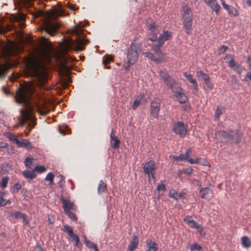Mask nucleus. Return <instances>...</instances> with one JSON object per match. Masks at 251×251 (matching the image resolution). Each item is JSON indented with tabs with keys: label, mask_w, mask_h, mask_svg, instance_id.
<instances>
[{
	"label": "nucleus",
	"mask_w": 251,
	"mask_h": 251,
	"mask_svg": "<svg viewBox=\"0 0 251 251\" xmlns=\"http://www.w3.org/2000/svg\"><path fill=\"white\" fill-rule=\"evenodd\" d=\"M34 91V84L29 83L19 88L16 92L15 100L17 103L25 104V107L20 110L23 125L27 124L30 132L36 125V119L33 115L30 99Z\"/></svg>",
	"instance_id": "obj_1"
},
{
	"label": "nucleus",
	"mask_w": 251,
	"mask_h": 251,
	"mask_svg": "<svg viewBox=\"0 0 251 251\" xmlns=\"http://www.w3.org/2000/svg\"><path fill=\"white\" fill-rule=\"evenodd\" d=\"M86 40L78 38L76 40H69L61 45L60 50H56L52 47H48L43 50L42 59L48 62L52 63L60 62L62 64L67 62L66 53L67 50L71 48H74L76 51L83 50V46L86 44Z\"/></svg>",
	"instance_id": "obj_2"
},
{
	"label": "nucleus",
	"mask_w": 251,
	"mask_h": 251,
	"mask_svg": "<svg viewBox=\"0 0 251 251\" xmlns=\"http://www.w3.org/2000/svg\"><path fill=\"white\" fill-rule=\"evenodd\" d=\"M30 63L31 76L36 83L43 89L49 90V88L44 86L47 82L48 77L47 72L42 63L36 59H33Z\"/></svg>",
	"instance_id": "obj_3"
},
{
	"label": "nucleus",
	"mask_w": 251,
	"mask_h": 251,
	"mask_svg": "<svg viewBox=\"0 0 251 251\" xmlns=\"http://www.w3.org/2000/svg\"><path fill=\"white\" fill-rule=\"evenodd\" d=\"M63 15V12L61 10H57L55 12L51 11L48 12L46 14L47 19L44 24L45 31L51 36H53L54 33H56L59 25L57 23L55 24L52 22L51 20L54 19L57 16H62Z\"/></svg>",
	"instance_id": "obj_4"
},
{
	"label": "nucleus",
	"mask_w": 251,
	"mask_h": 251,
	"mask_svg": "<svg viewBox=\"0 0 251 251\" xmlns=\"http://www.w3.org/2000/svg\"><path fill=\"white\" fill-rule=\"evenodd\" d=\"M191 152L190 150H187L185 154H180L178 156L171 155L169 158L174 161H184L186 160L189 163L193 164H200L201 165H206V161L202 160L201 158H199L197 159H192L189 157V154Z\"/></svg>",
	"instance_id": "obj_5"
},
{
	"label": "nucleus",
	"mask_w": 251,
	"mask_h": 251,
	"mask_svg": "<svg viewBox=\"0 0 251 251\" xmlns=\"http://www.w3.org/2000/svg\"><path fill=\"white\" fill-rule=\"evenodd\" d=\"M141 51L139 46L136 44L132 43L128 50L127 55V61L131 64H135L138 58L139 53Z\"/></svg>",
	"instance_id": "obj_6"
},
{
	"label": "nucleus",
	"mask_w": 251,
	"mask_h": 251,
	"mask_svg": "<svg viewBox=\"0 0 251 251\" xmlns=\"http://www.w3.org/2000/svg\"><path fill=\"white\" fill-rule=\"evenodd\" d=\"M144 172L147 174L149 180L155 181L154 173L155 171V162L152 160H150L148 162L143 164Z\"/></svg>",
	"instance_id": "obj_7"
},
{
	"label": "nucleus",
	"mask_w": 251,
	"mask_h": 251,
	"mask_svg": "<svg viewBox=\"0 0 251 251\" xmlns=\"http://www.w3.org/2000/svg\"><path fill=\"white\" fill-rule=\"evenodd\" d=\"M160 109V100L159 99H154L151 102L150 113L151 117L157 118L159 116Z\"/></svg>",
	"instance_id": "obj_8"
},
{
	"label": "nucleus",
	"mask_w": 251,
	"mask_h": 251,
	"mask_svg": "<svg viewBox=\"0 0 251 251\" xmlns=\"http://www.w3.org/2000/svg\"><path fill=\"white\" fill-rule=\"evenodd\" d=\"M229 135L230 131L228 132L220 131L216 134V136L222 142L233 143L239 141L238 138L234 139L233 137H230Z\"/></svg>",
	"instance_id": "obj_9"
},
{
	"label": "nucleus",
	"mask_w": 251,
	"mask_h": 251,
	"mask_svg": "<svg viewBox=\"0 0 251 251\" xmlns=\"http://www.w3.org/2000/svg\"><path fill=\"white\" fill-rule=\"evenodd\" d=\"M172 130L180 137H184L187 133V129L184 123L178 121L175 123L172 126Z\"/></svg>",
	"instance_id": "obj_10"
},
{
	"label": "nucleus",
	"mask_w": 251,
	"mask_h": 251,
	"mask_svg": "<svg viewBox=\"0 0 251 251\" xmlns=\"http://www.w3.org/2000/svg\"><path fill=\"white\" fill-rule=\"evenodd\" d=\"M60 201L65 213L70 211L71 210H75L76 209V207L75 205L74 202L70 200L65 199L62 197L60 198Z\"/></svg>",
	"instance_id": "obj_11"
},
{
	"label": "nucleus",
	"mask_w": 251,
	"mask_h": 251,
	"mask_svg": "<svg viewBox=\"0 0 251 251\" xmlns=\"http://www.w3.org/2000/svg\"><path fill=\"white\" fill-rule=\"evenodd\" d=\"M172 92L176 93V97L177 100L180 103H183L187 100V97L183 92L182 88L180 86H178L175 90H173Z\"/></svg>",
	"instance_id": "obj_12"
},
{
	"label": "nucleus",
	"mask_w": 251,
	"mask_h": 251,
	"mask_svg": "<svg viewBox=\"0 0 251 251\" xmlns=\"http://www.w3.org/2000/svg\"><path fill=\"white\" fill-rule=\"evenodd\" d=\"M199 195L201 199L209 200L213 197V191L209 187H203L200 190Z\"/></svg>",
	"instance_id": "obj_13"
},
{
	"label": "nucleus",
	"mask_w": 251,
	"mask_h": 251,
	"mask_svg": "<svg viewBox=\"0 0 251 251\" xmlns=\"http://www.w3.org/2000/svg\"><path fill=\"white\" fill-rule=\"evenodd\" d=\"M205 3L209 6L211 10L214 11L216 14L219 13L221 10V6L218 3L216 0H202Z\"/></svg>",
	"instance_id": "obj_14"
},
{
	"label": "nucleus",
	"mask_w": 251,
	"mask_h": 251,
	"mask_svg": "<svg viewBox=\"0 0 251 251\" xmlns=\"http://www.w3.org/2000/svg\"><path fill=\"white\" fill-rule=\"evenodd\" d=\"M143 54L146 57L158 62H162L165 59L164 53H160L157 56L151 52H143Z\"/></svg>",
	"instance_id": "obj_15"
},
{
	"label": "nucleus",
	"mask_w": 251,
	"mask_h": 251,
	"mask_svg": "<svg viewBox=\"0 0 251 251\" xmlns=\"http://www.w3.org/2000/svg\"><path fill=\"white\" fill-rule=\"evenodd\" d=\"M222 5L230 15L237 17L239 15V12L237 9L231 5L226 4L225 1H222Z\"/></svg>",
	"instance_id": "obj_16"
},
{
	"label": "nucleus",
	"mask_w": 251,
	"mask_h": 251,
	"mask_svg": "<svg viewBox=\"0 0 251 251\" xmlns=\"http://www.w3.org/2000/svg\"><path fill=\"white\" fill-rule=\"evenodd\" d=\"M171 33L167 30H163V33L161 34L158 39V43L159 46H162L165 41H167L170 39Z\"/></svg>",
	"instance_id": "obj_17"
},
{
	"label": "nucleus",
	"mask_w": 251,
	"mask_h": 251,
	"mask_svg": "<svg viewBox=\"0 0 251 251\" xmlns=\"http://www.w3.org/2000/svg\"><path fill=\"white\" fill-rule=\"evenodd\" d=\"M192 19L183 20V27L187 34H190L192 30Z\"/></svg>",
	"instance_id": "obj_18"
},
{
	"label": "nucleus",
	"mask_w": 251,
	"mask_h": 251,
	"mask_svg": "<svg viewBox=\"0 0 251 251\" xmlns=\"http://www.w3.org/2000/svg\"><path fill=\"white\" fill-rule=\"evenodd\" d=\"M164 81L167 85H168L170 87L172 91L175 90V89L179 86L171 75L167 77L166 79H165Z\"/></svg>",
	"instance_id": "obj_19"
},
{
	"label": "nucleus",
	"mask_w": 251,
	"mask_h": 251,
	"mask_svg": "<svg viewBox=\"0 0 251 251\" xmlns=\"http://www.w3.org/2000/svg\"><path fill=\"white\" fill-rule=\"evenodd\" d=\"M182 19H192L193 14L191 9L187 5L182 7Z\"/></svg>",
	"instance_id": "obj_20"
},
{
	"label": "nucleus",
	"mask_w": 251,
	"mask_h": 251,
	"mask_svg": "<svg viewBox=\"0 0 251 251\" xmlns=\"http://www.w3.org/2000/svg\"><path fill=\"white\" fill-rule=\"evenodd\" d=\"M149 28L152 34V36L150 37V40L152 42L155 41L157 37V30L155 23H152L150 24Z\"/></svg>",
	"instance_id": "obj_21"
},
{
	"label": "nucleus",
	"mask_w": 251,
	"mask_h": 251,
	"mask_svg": "<svg viewBox=\"0 0 251 251\" xmlns=\"http://www.w3.org/2000/svg\"><path fill=\"white\" fill-rule=\"evenodd\" d=\"M231 57V59L229 61H228V64L229 66L233 69L235 71L238 72L239 74H241L242 72V69L239 67V66L236 64L234 62L233 57H231V55L226 56V58H229Z\"/></svg>",
	"instance_id": "obj_22"
},
{
	"label": "nucleus",
	"mask_w": 251,
	"mask_h": 251,
	"mask_svg": "<svg viewBox=\"0 0 251 251\" xmlns=\"http://www.w3.org/2000/svg\"><path fill=\"white\" fill-rule=\"evenodd\" d=\"M17 145L19 147H23L27 150H31L32 149V146L31 143L27 140L22 139L18 141Z\"/></svg>",
	"instance_id": "obj_23"
},
{
	"label": "nucleus",
	"mask_w": 251,
	"mask_h": 251,
	"mask_svg": "<svg viewBox=\"0 0 251 251\" xmlns=\"http://www.w3.org/2000/svg\"><path fill=\"white\" fill-rule=\"evenodd\" d=\"M64 227L65 231L68 233L72 241H75L77 239V237H78L77 235L74 233L73 228L71 226L65 225L64 226Z\"/></svg>",
	"instance_id": "obj_24"
},
{
	"label": "nucleus",
	"mask_w": 251,
	"mask_h": 251,
	"mask_svg": "<svg viewBox=\"0 0 251 251\" xmlns=\"http://www.w3.org/2000/svg\"><path fill=\"white\" fill-rule=\"evenodd\" d=\"M138 242L139 240L137 236L134 235L128 245V250L129 251H134L137 248Z\"/></svg>",
	"instance_id": "obj_25"
},
{
	"label": "nucleus",
	"mask_w": 251,
	"mask_h": 251,
	"mask_svg": "<svg viewBox=\"0 0 251 251\" xmlns=\"http://www.w3.org/2000/svg\"><path fill=\"white\" fill-rule=\"evenodd\" d=\"M196 75L199 77L201 78L209 87V77L206 74L204 73L201 71H197L196 73Z\"/></svg>",
	"instance_id": "obj_26"
},
{
	"label": "nucleus",
	"mask_w": 251,
	"mask_h": 251,
	"mask_svg": "<svg viewBox=\"0 0 251 251\" xmlns=\"http://www.w3.org/2000/svg\"><path fill=\"white\" fill-rule=\"evenodd\" d=\"M183 75L190 83L193 84L195 90L197 91L198 89V84L196 80L193 78L192 75L191 74H188L187 72H184Z\"/></svg>",
	"instance_id": "obj_27"
},
{
	"label": "nucleus",
	"mask_w": 251,
	"mask_h": 251,
	"mask_svg": "<svg viewBox=\"0 0 251 251\" xmlns=\"http://www.w3.org/2000/svg\"><path fill=\"white\" fill-rule=\"evenodd\" d=\"M146 244L148 246L147 251H157L158 248L156 247V244L151 241V239H148L146 241Z\"/></svg>",
	"instance_id": "obj_28"
},
{
	"label": "nucleus",
	"mask_w": 251,
	"mask_h": 251,
	"mask_svg": "<svg viewBox=\"0 0 251 251\" xmlns=\"http://www.w3.org/2000/svg\"><path fill=\"white\" fill-rule=\"evenodd\" d=\"M23 176L27 179H32L36 176L34 170H25L22 173Z\"/></svg>",
	"instance_id": "obj_29"
},
{
	"label": "nucleus",
	"mask_w": 251,
	"mask_h": 251,
	"mask_svg": "<svg viewBox=\"0 0 251 251\" xmlns=\"http://www.w3.org/2000/svg\"><path fill=\"white\" fill-rule=\"evenodd\" d=\"M25 15L22 13H19L18 14H13L11 16V20L13 22H21L25 19Z\"/></svg>",
	"instance_id": "obj_30"
},
{
	"label": "nucleus",
	"mask_w": 251,
	"mask_h": 251,
	"mask_svg": "<svg viewBox=\"0 0 251 251\" xmlns=\"http://www.w3.org/2000/svg\"><path fill=\"white\" fill-rule=\"evenodd\" d=\"M144 96L143 94H140L139 96H138L135 99V100L133 101V103L132 105V108L133 109H135L137 108V107L139 105L141 101H142V99L144 98Z\"/></svg>",
	"instance_id": "obj_31"
},
{
	"label": "nucleus",
	"mask_w": 251,
	"mask_h": 251,
	"mask_svg": "<svg viewBox=\"0 0 251 251\" xmlns=\"http://www.w3.org/2000/svg\"><path fill=\"white\" fill-rule=\"evenodd\" d=\"M106 184L102 180H100L99 182V186L98 187V193L101 194V193L106 191Z\"/></svg>",
	"instance_id": "obj_32"
},
{
	"label": "nucleus",
	"mask_w": 251,
	"mask_h": 251,
	"mask_svg": "<svg viewBox=\"0 0 251 251\" xmlns=\"http://www.w3.org/2000/svg\"><path fill=\"white\" fill-rule=\"evenodd\" d=\"M242 245L246 248L251 246V241L247 236H243L241 238Z\"/></svg>",
	"instance_id": "obj_33"
},
{
	"label": "nucleus",
	"mask_w": 251,
	"mask_h": 251,
	"mask_svg": "<svg viewBox=\"0 0 251 251\" xmlns=\"http://www.w3.org/2000/svg\"><path fill=\"white\" fill-rule=\"evenodd\" d=\"M229 136L230 137H233L234 139L237 138L239 139V141L237 142H235V143H239L241 140L242 134L239 133L238 130H230Z\"/></svg>",
	"instance_id": "obj_34"
},
{
	"label": "nucleus",
	"mask_w": 251,
	"mask_h": 251,
	"mask_svg": "<svg viewBox=\"0 0 251 251\" xmlns=\"http://www.w3.org/2000/svg\"><path fill=\"white\" fill-rule=\"evenodd\" d=\"M190 227L196 229L197 230V231L200 233V234L201 236H204L205 234L203 232V227L199 224L196 223L195 222L194 223V225L191 226Z\"/></svg>",
	"instance_id": "obj_35"
},
{
	"label": "nucleus",
	"mask_w": 251,
	"mask_h": 251,
	"mask_svg": "<svg viewBox=\"0 0 251 251\" xmlns=\"http://www.w3.org/2000/svg\"><path fill=\"white\" fill-rule=\"evenodd\" d=\"M113 61V57L112 56L107 55L103 57L102 64L107 69L110 68V66L108 65V64Z\"/></svg>",
	"instance_id": "obj_36"
},
{
	"label": "nucleus",
	"mask_w": 251,
	"mask_h": 251,
	"mask_svg": "<svg viewBox=\"0 0 251 251\" xmlns=\"http://www.w3.org/2000/svg\"><path fill=\"white\" fill-rule=\"evenodd\" d=\"M85 244L87 247L94 249L95 251H99L96 244L89 240H86Z\"/></svg>",
	"instance_id": "obj_37"
},
{
	"label": "nucleus",
	"mask_w": 251,
	"mask_h": 251,
	"mask_svg": "<svg viewBox=\"0 0 251 251\" xmlns=\"http://www.w3.org/2000/svg\"><path fill=\"white\" fill-rule=\"evenodd\" d=\"M224 112V109L223 107L218 106L215 112V118L216 119H218L220 115Z\"/></svg>",
	"instance_id": "obj_38"
},
{
	"label": "nucleus",
	"mask_w": 251,
	"mask_h": 251,
	"mask_svg": "<svg viewBox=\"0 0 251 251\" xmlns=\"http://www.w3.org/2000/svg\"><path fill=\"white\" fill-rule=\"evenodd\" d=\"M6 66L0 64V78L4 77L6 75Z\"/></svg>",
	"instance_id": "obj_39"
},
{
	"label": "nucleus",
	"mask_w": 251,
	"mask_h": 251,
	"mask_svg": "<svg viewBox=\"0 0 251 251\" xmlns=\"http://www.w3.org/2000/svg\"><path fill=\"white\" fill-rule=\"evenodd\" d=\"M82 26L81 25V23L78 24L77 25L75 26L72 29V33L75 35H78L81 31L79 28Z\"/></svg>",
	"instance_id": "obj_40"
},
{
	"label": "nucleus",
	"mask_w": 251,
	"mask_h": 251,
	"mask_svg": "<svg viewBox=\"0 0 251 251\" xmlns=\"http://www.w3.org/2000/svg\"><path fill=\"white\" fill-rule=\"evenodd\" d=\"M184 221L189 226L191 227V226L194 225L195 222L192 219L191 216H187L184 219Z\"/></svg>",
	"instance_id": "obj_41"
},
{
	"label": "nucleus",
	"mask_w": 251,
	"mask_h": 251,
	"mask_svg": "<svg viewBox=\"0 0 251 251\" xmlns=\"http://www.w3.org/2000/svg\"><path fill=\"white\" fill-rule=\"evenodd\" d=\"M184 221L189 226L191 227V226L194 225L195 222L192 219L191 216H187L184 219Z\"/></svg>",
	"instance_id": "obj_42"
},
{
	"label": "nucleus",
	"mask_w": 251,
	"mask_h": 251,
	"mask_svg": "<svg viewBox=\"0 0 251 251\" xmlns=\"http://www.w3.org/2000/svg\"><path fill=\"white\" fill-rule=\"evenodd\" d=\"M54 174L52 173H49L47 174L45 179L47 181H50V185H52L53 182Z\"/></svg>",
	"instance_id": "obj_43"
},
{
	"label": "nucleus",
	"mask_w": 251,
	"mask_h": 251,
	"mask_svg": "<svg viewBox=\"0 0 251 251\" xmlns=\"http://www.w3.org/2000/svg\"><path fill=\"white\" fill-rule=\"evenodd\" d=\"M9 180V178L7 176L2 177L0 182V186L2 188H5L7 186V184Z\"/></svg>",
	"instance_id": "obj_44"
},
{
	"label": "nucleus",
	"mask_w": 251,
	"mask_h": 251,
	"mask_svg": "<svg viewBox=\"0 0 251 251\" xmlns=\"http://www.w3.org/2000/svg\"><path fill=\"white\" fill-rule=\"evenodd\" d=\"M1 193H0V206H4L7 204H10V201L9 200H5L3 197L1 195Z\"/></svg>",
	"instance_id": "obj_45"
},
{
	"label": "nucleus",
	"mask_w": 251,
	"mask_h": 251,
	"mask_svg": "<svg viewBox=\"0 0 251 251\" xmlns=\"http://www.w3.org/2000/svg\"><path fill=\"white\" fill-rule=\"evenodd\" d=\"M32 158L27 157L25 160V165L26 168L30 169L32 165Z\"/></svg>",
	"instance_id": "obj_46"
},
{
	"label": "nucleus",
	"mask_w": 251,
	"mask_h": 251,
	"mask_svg": "<svg viewBox=\"0 0 251 251\" xmlns=\"http://www.w3.org/2000/svg\"><path fill=\"white\" fill-rule=\"evenodd\" d=\"M34 172L36 171L39 173H42L46 171V168L42 165H38L35 166L34 169Z\"/></svg>",
	"instance_id": "obj_47"
},
{
	"label": "nucleus",
	"mask_w": 251,
	"mask_h": 251,
	"mask_svg": "<svg viewBox=\"0 0 251 251\" xmlns=\"http://www.w3.org/2000/svg\"><path fill=\"white\" fill-rule=\"evenodd\" d=\"M157 190L159 192H160V191L164 192L166 190V186L163 183V182L162 181L158 184V185L157 187Z\"/></svg>",
	"instance_id": "obj_48"
},
{
	"label": "nucleus",
	"mask_w": 251,
	"mask_h": 251,
	"mask_svg": "<svg viewBox=\"0 0 251 251\" xmlns=\"http://www.w3.org/2000/svg\"><path fill=\"white\" fill-rule=\"evenodd\" d=\"M120 144V141L117 138L112 141L111 142V147L114 149H116L119 147Z\"/></svg>",
	"instance_id": "obj_49"
},
{
	"label": "nucleus",
	"mask_w": 251,
	"mask_h": 251,
	"mask_svg": "<svg viewBox=\"0 0 251 251\" xmlns=\"http://www.w3.org/2000/svg\"><path fill=\"white\" fill-rule=\"evenodd\" d=\"M159 73L160 76L162 78L163 80L165 79H166L167 77H168L169 76H170L168 73L165 71H160Z\"/></svg>",
	"instance_id": "obj_50"
},
{
	"label": "nucleus",
	"mask_w": 251,
	"mask_h": 251,
	"mask_svg": "<svg viewBox=\"0 0 251 251\" xmlns=\"http://www.w3.org/2000/svg\"><path fill=\"white\" fill-rule=\"evenodd\" d=\"M201 246H200L199 245H198L197 244H193L191 245V246L190 247V250L191 251H195V250L200 251V250H201Z\"/></svg>",
	"instance_id": "obj_51"
},
{
	"label": "nucleus",
	"mask_w": 251,
	"mask_h": 251,
	"mask_svg": "<svg viewBox=\"0 0 251 251\" xmlns=\"http://www.w3.org/2000/svg\"><path fill=\"white\" fill-rule=\"evenodd\" d=\"M170 196L176 200H178V193L175 190H171L170 191Z\"/></svg>",
	"instance_id": "obj_52"
},
{
	"label": "nucleus",
	"mask_w": 251,
	"mask_h": 251,
	"mask_svg": "<svg viewBox=\"0 0 251 251\" xmlns=\"http://www.w3.org/2000/svg\"><path fill=\"white\" fill-rule=\"evenodd\" d=\"M12 215L15 218H22L25 215V214L21 212H15L12 214Z\"/></svg>",
	"instance_id": "obj_53"
},
{
	"label": "nucleus",
	"mask_w": 251,
	"mask_h": 251,
	"mask_svg": "<svg viewBox=\"0 0 251 251\" xmlns=\"http://www.w3.org/2000/svg\"><path fill=\"white\" fill-rule=\"evenodd\" d=\"M7 137L10 140L13 141L16 144L18 142L19 140L16 138V137L12 134H9Z\"/></svg>",
	"instance_id": "obj_54"
},
{
	"label": "nucleus",
	"mask_w": 251,
	"mask_h": 251,
	"mask_svg": "<svg viewBox=\"0 0 251 251\" xmlns=\"http://www.w3.org/2000/svg\"><path fill=\"white\" fill-rule=\"evenodd\" d=\"M66 214L71 219H73L75 221L77 220V218L76 216L75 215V214L74 213L71 212V211H68L67 212H66Z\"/></svg>",
	"instance_id": "obj_55"
},
{
	"label": "nucleus",
	"mask_w": 251,
	"mask_h": 251,
	"mask_svg": "<svg viewBox=\"0 0 251 251\" xmlns=\"http://www.w3.org/2000/svg\"><path fill=\"white\" fill-rule=\"evenodd\" d=\"M159 46L158 45L157 47V46H154L153 48V50H154V54L155 55H156L157 56L159 55V54H160V53H162V52H161L160 51V50L159 49Z\"/></svg>",
	"instance_id": "obj_56"
},
{
	"label": "nucleus",
	"mask_w": 251,
	"mask_h": 251,
	"mask_svg": "<svg viewBox=\"0 0 251 251\" xmlns=\"http://www.w3.org/2000/svg\"><path fill=\"white\" fill-rule=\"evenodd\" d=\"M130 65H131V63H129L127 60V62L123 64V67L126 71H128Z\"/></svg>",
	"instance_id": "obj_57"
},
{
	"label": "nucleus",
	"mask_w": 251,
	"mask_h": 251,
	"mask_svg": "<svg viewBox=\"0 0 251 251\" xmlns=\"http://www.w3.org/2000/svg\"><path fill=\"white\" fill-rule=\"evenodd\" d=\"M183 172L187 175H191L193 172V169L190 167L187 168L184 170Z\"/></svg>",
	"instance_id": "obj_58"
},
{
	"label": "nucleus",
	"mask_w": 251,
	"mask_h": 251,
	"mask_svg": "<svg viewBox=\"0 0 251 251\" xmlns=\"http://www.w3.org/2000/svg\"><path fill=\"white\" fill-rule=\"evenodd\" d=\"M75 246L79 250H81L82 244L79 243L80 242V240H79V237H77V239L76 240H75Z\"/></svg>",
	"instance_id": "obj_59"
},
{
	"label": "nucleus",
	"mask_w": 251,
	"mask_h": 251,
	"mask_svg": "<svg viewBox=\"0 0 251 251\" xmlns=\"http://www.w3.org/2000/svg\"><path fill=\"white\" fill-rule=\"evenodd\" d=\"M59 177H61V180L59 181L58 182V184L60 186V187H62L64 183V177L61 175H59Z\"/></svg>",
	"instance_id": "obj_60"
},
{
	"label": "nucleus",
	"mask_w": 251,
	"mask_h": 251,
	"mask_svg": "<svg viewBox=\"0 0 251 251\" xmlns=\"http://www.w3.org/2000/svg\"><path fill=\"white\" fill-rule=\"evenodd\" d=\"M116 139H117V137L116 136V135L114 134V130H112L111 132V133H110L111 142H112V141L115 140Z\"/></svg>",
	"instance_id": "obj_61"
},
{
	"label": "nucleus",
	"mask_w": 251,
	"mask_h": 251,
	"mask_svg": "<svg viewBox=\"0 0 251 251\" xmlns=\"http://www.w3.org/2000/svg\"><path fill=\"white\" fill-rule=\"evenodd\" d=\"M227 47L225 46H222L220 49H219V52L221 53H224L226 50H227Z\"/></svg>",
	"instance_id": "obj_62"
},
{
	"label": "nucleus",
	"mask_w": 251,
	"mask_h": 251,
	"mask_svg": "<svg viewBox=\"0 0 251 251\" xmlns=\"http://www.w3.org/2000/svg\"><path fill=\"white\" fill-rule=\"evenodd\" d=\"M185 193L181 192L180 193L178 194V199H180L181 200H183L185 198Z\"/></svg>",
	"instance_id": "obj_63"
},
{
	"label": "nucleus",
	"mask_w": 251,
	"mask_h": 251,
	"mask_svg": "<svg viewBox=\"0 0 251 251\" xmlns=\"http://www.w3.org/2000/svg\"><path fill=\"white\" fill-rule=\"evenodd\" d=\"M21 187H22V186L19 183H16L15 185H14V189H15L16 191H18L19 190H20V189H21Z\"/></svg>",
	"instance_id": "obj_64"
}]
</instances>
